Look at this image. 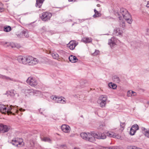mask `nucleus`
<instances>
[{
    "label": "nucleus",
    "instance_id": "39448f33",
    "mask_svg": "<svg viewBox=\"0 0 149 149\" xmlns=\"http://www.w3.org/2000/svg\"><path fill=\"white\" fill-rule=\"evenodd\" d=\"M27 83L31 86L34 87L36 86L38 83L36 79L33 77H29L26 80Z\"/></svg>",
    "mask_w": 149,
    "mask_h": 149
},
{
    "label": "nucleus",
    "instance_id": "58836bf2",
    "mask_svg": "<svg viewBox=\"0 0 149 149\" xmlns=\"http://www.w3.org/2000/svg\"><path fill=\"white\" fill-rule=\"evenodd\" d=\"M125 125V123H120V127L121 128L122 130H123L124 129V127Z\"/></svg>",
    "mask_w": 149,
    "mask_h": 149
},
{
    "label": "nucleus",
    "instance_id": "3c124183",
    "mask_svg": "<svg viewBox=\"0 0 149 149\" xmlns=\"http://www.w3.org/2000/svg\"><path fill=\"white\" fill-rule=\"evenodd\" d=\"M97 7H100L101 6L100 5V4H97Z\"/></svg>",
    "mask_w": 149,
    "mask_h": 149
},
{
    "label": "nucleus",
    "instance_id": "9b49d317",
    "mask_svg": "<svg viewBox=\"0 0 149 149\" xmlns=\"http://www.w3.org/2000/svg\"><path fill=\"white\" fill-rule=\"evenodd\" d=\"M0 78L5 80L7 81H12L16 82V80L10 77L0 74Z\"/></svg>",
    "mask_w": 149,
    "mask_h": 149
},
{
    "label": "nucleus",
    "instance_id": "2f4dec72",
    "mask_svg": "<svg viewBox=\"0 0 149 149\" xmlns=\"http://www.w3.org/2000/svg\"><path fill=\"white\" fill-rule=\"evenodd\" d=\"M113 80L115 82L117 83H119L120 82V78L116 76H114L113 77Z\"/></svg>",
    "mask_w": 149,
    "mask_h": 149
},
{
    "label": "nucleus",
    "instance_id": "a211bd4d",
    "mask_svg": "<svg viewBox=\"0 0 149 149\" xmlns=\"http://www.w3.org/2000/svg\"><path fill=\"white\" fill-rule=\"evenodd\" d=\"M10 95L11 97L15 98H17L19 96V95L16 91L14 90H12L10 91Z\"/></svg>",
    "mask_w": 149,
    "mask_h": 149
},
{
    "label": "nucleus",
    "instance_id": "4468645a",
    "mask_svg": "<svg viewBox=\"0 0 149 149\" xmlns=\"http://www.w3.org/2000/svg\"><path fill=\"white\" fill-rule=\"evenodd\" d=\"M118 40L115 38L112 37L109 40L108 44L110 46H113L116 45Z\"/></svg>",
    "mask_w": 149,
    "mask_h": 149
},
{
    "label": "nucleus",
    "instance_id": "b1692460",
    "mask_svg": "<svg viewBox=\"0 0 149 149\" xmlns=\"http://www.w3.org/2000/svg\"><path fill=\"white\" fill-rule=\"evenodd\" d=\"M44 0H37L36 5V6L37 7L40 8Z\"/></svg>",
    "mask_w": 149,
    "mask_h": 149
},
{
    "label": "nucleus",
    "instance_id": "e433bc0d",
    "mask_svg": "<svg viewBox=\"0 0 149 149\" xmlns=\"http://www.w3.org/2000/svg\"><path fill=\"white\" fill-rule=\"evenodd\" d=\"M22 35H24L25 37H28L29 36V35L28 34V33L25 31H23L22 33Z\"/></svg>",
    "mask_w": 149,
    "mask_h": 149
},
{
    "label": "nucleus",
    "instance_id": "f257e3e1",
    "mask_svg": "<svg viewBox=\"0 0 149 149\" xmlns=\"http://www.w3.org/2000/svg\"><path fill=\"white\" fill-rule=\"evenodd\" d=\"M114 12L115 15L120 20L124 19L128 24H131L132 23L133 20L132 16L125 8H121L119 11L115 10Z\"/></svg>",
    "mask_w": 149,
    "mask_h": 149
},
{
    "label": "nucleus",
    "instance_id": "a878e982",
    "mask_svg": "<svg viewBox=\"0 0 149 149\" xmlns=\"http://www.w3.org/2000/svg\"><path fill=\"white\" fill-rule=\"evenodd\" d=\"M94 12L95 13V14L93 16L95 18L101 16V14L100 12L97 11L95 9H94Z\"/></svg>",
    "mask_w": 149,
    "mask_h": 149
},
{
    "label": "nucleus",
    "instance_id": "ddd939ff",
    "mask_svg": "<svg viewBox=\"0 0 149 149\" xmlns=\"http://www.w3.org/2000/svg\"><path fill=\"white\" fill-rule=\"evenodd\" d=\"M11 143L13 145L17 147H19V145L23 146L24 145V143L22 141L21 142H19L16 138L13 139L11 142Z\"/></svg>",
    "mask_w": 149,
    "mask_h": 149
},
{
    "label": "nucleus",
    "instance_id": "f704fd0d",
    "mask_svg": "<svg viewBox=\"0 0 149 149\" xmlns=\"http://www.w3.org/2000/svg\"><path fill=\"white\" fill-rule=\"evenodd\" d=\"M100 53V51L98 50H95L94 52L92 54L93 56H96L98 55Z\"/></svg>",
    "mask_w": 149,
    "mask_h": 149
},
{
    "label": "nucleus",
    "instance_id": "423d86ee",
    "mask_svg": "<svg viewBox=\"0 0 149 149\" xmlns=\"http://www.w3.org/2000/svg\"><path fill=\"white\" fill-rule=\"evenodd\" d=\"M93 137L94 139L96 138L99 139H106L107 136L105 134L101 132H98L97 133H93Z\"/></svg>",
    "mask_w": 149,
    "mask_h": 149
},
{
    "label": "nucleus",
    "instance_id": "f03ea898",
    "mask_svg": "<svg viewBox=\"0 0 149 149\" xmlns=\"http://www.w3.org/2000/svg\"><path fill=\"white\" fill-rule=\"evenodd\" d=\"M81 137L84 139L88 141L91 142H94L95 140L93 137V133H86L83 132L80 134Z\"/></svg>",
    "mask_w": 149,
    "mask_h": 149
},
{
    "label": "nucleus",
    "instance_id": "de8ad7c7",
    "mask_svg": "<svg viewBox=\"0 0 149 149\" xmlns=\"http://www.w3.org/2000/svg\"><path fill=\"white\" fill-rule=\"evenodd\" d=\"M70 49L71 50H73L74 49L75 47H70Z\"/></svg>",
    "mask_w": 149,
    "mask_h": 149
},
{
    "label": "nucleus",
    "instance_id": "6ab92c4d",
    "mask_svg": "<svg viewBox=\"0 0 149 149\" xmlns=\"http://www.w3.org/2000/svg\"><path fill=\"white\" fill-rule=\"evenodd\" d=\"M28 93H30V95H31L32 93L33 95L36 96H38L41 94V92L38 91H35L33 89H29L28 90Z\"/></svg>",
    "mask_w": 149,
    "mask_h": 149
},
{
    "label": "nucleus",
    "instance_id": "9d476101",
    "mask_svg": "<svg viewBox=\"0 0 149 149\" xmlns=\"http://www.w3.org/2000/svg\"><path fill=\"white\" fill-rule=\"evenodd\" d=\"M111 138H115L118 139H120L121 137L118 134L111 131H108L107 133V135Z\"/></svg>",
    "mask_w": 149,
    "mask_h": 149
},
{
    "label": "nucleus",
    "instance_id": "f3484780",
    "mask_svg": "<svg viewBox=\"0 0 149 149\" xmlns=\"http://www.w3.org/2000/svg\"><path fill=\"white\" fill-rule=\"evenodd\" d=\"M17 60L19 63L26 64V56H18Z\"/></svg>",
    "mask_w": 149,
    "mask_h": 149
},
{
    "label": "nucleus",
    "instance_id": "1a4fd4ad",
    "mask_svg": "<svg viewBox=\"0 0 149 149\" xmlns=\"http://www.w3.org/2000/svg\"><path fill=\"white\" fill-rule=\"evenodd\" d=\"M139 127L137 124L133 125L130 130V133L131 135H133L134 134L136 130H138Z\"/></svg>",
    "mask_w": 149,
    "mask_h": 149
},
{
    "label": "nucleus",
    "instance_id": "5701e85b",
    "mask_svg": "<svg viewBox=\"0 0 149 149\" xmlns=\"http://www.w3.org/2000/svg\"><path fill=\"white\" fill-rule=\"evenodd\" d=\"M81 41L85 43H87L91 42L92 39L90 38L84 37L82 38Z\"/></svg>",
    "mask_w": 149,
    "mask_h": 149
},
{
    "label": "nucleus",
    "instance_id": "5fc2aeb1",
    "mask_svg": "<svg viewBox=\"0 0 149 149\" xmlns=\"http://www.w3.org/2000/svg\"><path fill=\"white\" fill-rule=\"evenodd\" d=\"M147 104H148V105L149 104V102H147Z\"/></svg>",
    "mask_w": 149,
    "mask_h": 149
},
{
    "label": "nucleus",
    "instance_id": "a18cd8bd",
    "mask_svg": "<svg viewBox=\"0 0 149 149\" xmlns=\"http://www.w3.org/2000/svg\"><path fill=\"white\" fill-rule=\"evenodd\" d=\"M146 6L147 7L149 8V1L148 2Z\"/></svg>",
    "mask_w": 149,
    "mask_h": 149
},
{
    "label": "nucleus",
    "instance_id": "603ef678",
    "mask_svg": "<svg viewBox=\"0 0 149 149\" xmlns=\"http://www.w3.org/2000/svg\"><path fill=\"white\" fill-rule=\"evenodd\" d=\"M69 2H71L73 1L74 0H68Z\"/></svg>",
    "mask_w": 149,
    "mask_h": 149
},
{
    "label": "nucleus",
    "instance_id": "8fccbe9b",
    "mask_svg": "<svg viewBox=\"0 0 149 149\" xmlns=\"http://www.w3.org/2000/svg\"><path fill=\"white\" fill-rule=\"evenodd\" d=\"M3 10V9L1 8L0 7V12H1Z\"/></svg>",
    "mask_w": 149,
    "mask_h": 149
},
{
    "label": "nucleus",
    "instance_id": "393cba45",
    "mask_svg": "<svg viewBox=\"0 0 149 149\" xmlns=\"http://www.w3.org/2000/svg\"><path fill=\"white\" fill-rule=\"evenodd\" d=\"M141 129L142 131L144 132L145 136L149 138V131L144 127H142Z\"/></svg>",
    "mask_w": 149,
    "mask_h": 149
},
{
    "label": "nucleus",
    "instance_id": "864d4df0",
    "mask_svg": "<svg viewBox=\"0 0 149 149\" xmlns=\"http://www.w3.org/2000/svg\"><path fill=\"white\" fill-rule=\"evenodd\" d=\"M74 149H80V148H74Z\"/></svg>",
    "mask_w": 149,
    "mask_h": 149
},
{
    "label": "nucleus",
    "instance_id": "bb28decb",
    "mask_svg": "<svg viewBox=\"0 0 149 149\" xmlns=\"http://www.w3.org/2000/svg\"><path fill=\"white\" fill-rule=\"evenodd\" d=\"M99 99L101 101L106 102L107 100V97L106 95H102L99 97Z\"/></svg>",
    "mask_w": 149,
    "mask_h": 149
},
{
    "label": "nucleus",
    "instance_id": "79ce46f5",
    "mask_svg": "<svg viewBox=\"0 0 149 149\" xmlns=\"http://www.w3.org/2000/svg\"><path fill=\"white\" fill-rule=\"evenodd\" d=\"M109 149H119V148L118 146H113L111 148H110Z\"/></svg>",
    "mask_w": 149,
    "mask_h": 149
},
{
    "label": "nucleus",
    "instance_id": "ea45409f",
    "mask_svg": "<svg viewBox=\"0 0 149 149\" xmlns=\"http://www.w3.org/2000/svg\"><path fill=\"white\" fill-rule=\"evenodd\" d=\"M145 34L146 35H149V29H147L145 31Z\"/></svg>",
    "mask_w": 149,
    "mask_h": 149
},
{
    "label": "nucleus",
    "instance_id": "37998d69",
    "mask_svg": "<svg viewBox=\"0 0 149 149\" xmlns=\"http://www.w3.org/2000/svg\"><path fill=\"white\" fill-rule=\"evenodd\" d=\"M121 26L123 28H124V27H125V23L124 22H122V24H121Z\"/></svg>",
    "mask_w": 149,
    "mask_h": 149
},
{
    "label": "nucleus",
    "instance_id": "4be33fe9",
    "mask_svg": "<svg viewBox=\"0 0 149 149\" xmlns=\"http://www.w3.org/2000/svg\"><path fill=\"white\" fill-rule=\"evenodd\" d=\"M78 42L76 41L75 40H73L71 41L67 45L68 47H76L78 45Z\"/></svg>",
    "mask_w": 149,
    "mask_h": 149
},
{
    "label": "nucleus",
    "instance_id": "412c9836",
    "mask_svg": "<svg viewBox=\"0 0 149 149\" xmlns=\"http://www.w3.org/2000/svg\"><path fill=\"white\" fill-rule=\"evenodd\" d=\"M0 111L3 113H5L7 111V107L6 106L2 104H0Z\"/></svg>",
    "mask_w": 149,
    "mask_h": 149
},
{
    "label": "nucleus",
    "instance_id": "0eeeda50",
    "mask_svg": "<svg viewBox=\"0 0 149 149\" xmlns=\"http://www.w3.org/2000/svg\"><path fill=\"white\" fill-rule=\"evenodd\" d=\"M51 98L52 99L54 102L55 103H59L62 104H65L66 101L64 100H63L62 97H57L56 96H52Z\"/></svg>",
    "mask_w": 149,
    "mask_h": 149
},
{
    "label": "nucleus",
    "instance_id": "4c0bfd02",
    "mask_svg": "<svg viewBox=\"0 0 149 149\" xmlns=\"http://www.w3.org/2000/svg\"><path fill=\"white\" fill-rule=\"evenodd\" d=\"M6 70L7 71L6 73L7 74H12V71L10 69H9L8 68H7V69H6Z\"/></svg>",
    "mask_w": 149,
    "mask_h": 149
},
{
    "label": "nucleus",
    "instance_id": "2eb2a0df",
    "mask_svg": "<svg viewBox=\"0 0 149 149\" xmlns=\"http://www.w3.org/2000/svg\"><path fill=\"white\" fill-rule=\"evenodd\" d=\"M62 130L65 133H69L70 131V127L68 125L66 124L63 125L61 127Z\"/></svg>",
    "mask_w": 149,
    "mask_h": 149
},
{
    "label": "nucleus",
    "instance_id": "dca6fc26",
    "mask_svg": "<svg viewBox=\"0 0 149 149\" xmlns=\"http://www.w3.org/2000/svg\"><path fill=\"white\" fill-rule=\"evenodd\" d=\"M12 106L11 105L10 107H8V105L7 106V111L6 113H7L8 115H9L10 114H12L13 115H15V114L14 113H13V112L14 111H15L16 113H18L19 112L18 110L15 109H13V110H15V111H11L12 110Z\"/></svg>",
    "mask_w": 149,
    "mask_h": 149
},
{
    "label": "nucleus",
    "instance_id": "aec40b11",
    "mask_svg": "<svg viewBox=\"0 0 149 149\" xmlns=\"http://www.w3.org/2000/svg\"><path fill=\"white\" fill-rule=\"evenodd\" d=\"M69 59L70 62L73 63H75L77 62L78 60L77 57L73 55H71L69 57Z\"/></svg>",
    "mask_w": 149,
    "mask_h": 149
},
{
    "label": "nucleus",
    "instance_id": "09e8293b",
    "mask_svg": "<svg viewBox=\"0 0 149 149\" xmlns=\"http://www.w3.org/2000/svg\"><path fill=\"white\" fill-rule=\"evenodd\" d=\"M131 94H132H132L133 93H135L133 91H131Z\"/></svg>",
    "mask_w": 149,
    "mask_h": 149
},
{
    "label": "nucleus",
    "instance_id": "20e7f679",
    "mask_svg": "<svg viewBox=\"0 0 149 149\" xmlns=\"http://www.w3.org/2000/svg\"><path fill=\"white\" fill-rule=\"evenodd\" d=\"M40 16L41 19L43 21H47L50 20L52 16L51 13L49 12H44Z\"/></svg>",
    "mask_w": 149,
    "mask_h": 149
},
{
    "label": "nucleus",
    "instance_id": "c03bdc74",
    "mask_svg": "<svg viewBox=\"0 0 149 149\" xmlns=\"http://www.w3.org/2000/svg\"><path fill=\"white\" fill-rule=\"evenodd\" d=\"M19 111H21V112L22 111H25V110L24 109H23L22 108H20L19 109Z\"/></svg>",
    "mask_w": 149,
    "mask_h": 149
},
{
    "label": "nucleus",
    "instance_id": "cd10ccee",
    "mask_svg": "<svg viewBox=\"0 0 149 149\" xmlns=\"http://www.w3.org/2000/svg\"><path fill=\"white\" fill-rule=\"evenodd\" d=\"M109 87L111 88H112L113 89H116L117 88V86L115 84H114L112 82L109 83L108 84Z\"/></svg>",
    "mask_w": 149,
    "mask_h": 149
},
{
    "label": "nucleus",
    "instance_id": "c756f323",
    "mask_svg": "<svg viewBox=\"0 0 149 149\" xmlns=\"http://www.w3.org/2000/svg\"><path fill=\"white\" fill-rule=\"evenodd\" d=\"M41 140L45 142H48L49 143H51V139L48 137H44L43 138H41Z\"/></svg>",
    "mask_w": 149,
    "mask_h": 149
},
{
    "label": "nucleus",
    "instance_id": "c85d7f7f",
    "mask_svg": "<svg viewBox=\"0 0 149 149\" xmlns=\"http://www.w3.org/2000/svg\"><path fill=\"white\" fill-rule=\"evenodd\" d=\"M127 149H142L135 146H129L127 147Z\"/></svg>",
    "mask_w": 149,
    "mask_h": 149
},
{
    "label": "nucleus",
    "instance_id": "72a5a7b5",
    "mask_svg": "<svg viewBox=\"0 0 149 149\" xmlns=\"http://www.w3.org/2000/svg\"><path fill=\"white\" fill-rule=\"evenodd\" d=\"M106 102L101 101L100 103V106L101 107H104L106 105Z\"/></svg>",
    "mask_w": 149,
    "mask_h": 149
},
{
    "label": "nucleus",
    "instance_id": "7c9ffc66",
    "mask_svg": "<svg viewBox=\"0 0 149 149\" xmlns=\"http://www.w3.org/2000/svg\"><path fill=\"white\" fill-rule=\"evenodd\" d=\"M52 57L55 59H58L59 58L58 55L56 53H52L51 54Z\"/></svg>",
    "mask_w": 149,
    "mask_h": 149
},
{
    "label": "nucleus",
    "instance_id": "6e6552de",
    "mask_svg": "<svg viewBox=\"0 0 149 149\" xmlns=\"http://www.w3.org/2000/svg\"><path fill=\"white\" fill-rule=\"evenodd\" d=\"M10 126L0 124V131L1 133H4L8 132L10 129Z\"/></svg>",
    "mask_w": 149,
    "mask_h": 149
},
{
    "label": "nucleus",
    "instance_id": "c9c22d12",
    "mask_svg": "<svg viewBox=\"0 0 149 149\" xmlns=\"http://www.w3.org/2000/svg\"><path fill=\"white\" fill-rule=\"evenodd\" d=\"M105 127V125L104 124L100 125L98 127V129L101 130H103Z\"/></svg>",
    "mask_w": 149,
    "mask_h": 149
},
{
    "label": "nucleus",
    "instance_id": "f8f14e48",
    "mask_svg": "<svg viewBox=\"0 0 149 149\" xmlns=\"http://www.w3.org/2000/svg\"><path fill=\"white\" fill-rule=\"evenodd\" d=\"M123 31L119 28H116L114 30L113 33L116 36H122Z\"/></svg>",
    "mask_w": 149,
    "mask_h": 149
},
{
    "label": "nucleus",
    "instance_id": "7ed1b4c3",
    "mask_svg": "<svg viewBox=\"0 0 149 149\" xmlns=\"http://www.w3.org/2000/svg\"><path fill=\"white\" fill-rule=\"evenodd\" d=\"M26 64H28L29 65H33L37 64L39 62L37 58L31 56H26Z\"/></svg>",
    "mask_w": 149,
    "mask_h": 149
},
{
    "label": "nucleus",
    "instance_id": "49530a36",
    "mask_svg": "<svg viewBox=\"0 0 149 149\" xmlns=\"http://www.w3.org/2000/svg\"><path fill=\"white\" fill-rule=\"evenodd\" d=\"M10 46H11V47H14L13 45H14V44L13 43V42L10 43Z\"/></svg>",
    "mask_w": 149,
    "mask_h": 149
},
{
    "label": "nucleus",
    "instance_id": "a19ab883",
    "mask_svg": "<svg viewBox=\"0 0 149 149\" xmlns=\"http://www.w3.org/2000/svg\"><path fill=\"white\" fill-rule=\"evenodd\" d=\"M127 96L128 97L132 96L131 94V91H129L127 92Z\"/></svg>",
    "mask_w": 149,
    "mask_h": 149
},
{
    "label": "nucleus",
    "instance_id": "473e14b6",
    "mask_svg": "<svg viewBox=\"0 0 149 149\" xmlns=\"http://www.w3.org/2000/svg\"><path fill=\"white\" fill-rule=\"evenodd\" d=\"M11 30V27L10 26H8L6 27H4V31L6 32H9Z\"/></svg>",
    "mask_w": 149,
    "mask_h": 149
},
{
    "label": "nucleus",
    "instance_id": "6e6d98bb",
    "mask_svg": "<svg viewBox=\"0 0 149 149\" xmlns=\"http://www.w3.org/2000/svg\"><path fill=\"white\" fill-rule=\"evenodd\" d=\"M136 95V94H134L133 96H135Z\"/></svg>",
    "mask_w": 149,
    "mask_h": 149
}]
</instances>
